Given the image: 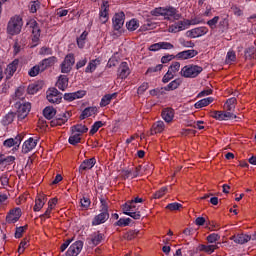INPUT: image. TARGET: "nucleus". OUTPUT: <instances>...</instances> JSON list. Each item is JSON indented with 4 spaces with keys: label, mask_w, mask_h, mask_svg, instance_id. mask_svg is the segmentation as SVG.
I'll return each instance as SVG.
<instances>
[{
    "label": "nucleus",
    "mask_w": 256,
    "mask_h": 256,
    "mask_svg": "<svg viewBox=\"0 0 256 256\" xmlns=\"http://www.w3.org/2000/svg\"><path fill=\"white\" fill-rule=\"evenodd\" d=\"M15 108L17 109L16 115L18 117V120L23 121V119H25V117H27L29 115V112L31 111V103L16 102Z\"/></svg>",
    "instance_id": "nucleus-5"
},
{
    "label": "nucleus",
    "mask_w": 256,
    "mask_h": 256,
    "mask_svg": "<svg viewBox=\"0 0 256 256\" xmlns=\"http://www.w3.org/2000/svg\"><path fill=\"white\" fill-rule=\"evenodd\" d=\"M72 133H76L79 135H83V133H87L89 131V128L83 124H77L71 127Z\"/></svg>",
    "instance_id": "nucleus-38"
},
{
    "label": "nucleus",
    "mask_w": 256,
    "mask_h": 256,
    "mask_svg": "<svg viewBox=\"0 0 256 256\" xmlns=\"http://www.w3.org/2000/svg\"><path fill=\"white\" fill-rule=\"evenodd\" d=\"M174 77L175 75L173 74V72H171V70H168L162 78V83H169V81H171V79H173Z\"/></svg>",
    "instance_id": "nucleus-60"
},
{
    "label": "nucleus",
    "mask_w": 256,
    "mask_h": 256,
    "mask_svg": "<svg viewBox=\"0 0 256 256\" xmlns=\"http://www.w3.org/2000/svg\"><path fill=\"white\" fill-rule=\"evenodd\" d=\"M161 69H163V64H158L154 67H150L147 69L146 75H149L151 73H157V71H161Z\"/></svg>",
    "instance_id": "nucleus-59"
},
{
    "label": "nucleus",
    "mask_w": 256,
    "mask_h": 256,
    "mask_svg": "<svg viewBox=\"0 0 256 256\" xmlns=\"http://www.w3.org/2000/svg\"><path fill=\"white\" fill-rule=\"evenodd\" d=\"M27 227H28L27 225L16 227V231L14 234L15 239H21V237H23V233L27 231Z\"/></svg>",
    "instance_id": "nucleus-47"
},
{
    "label": "nucleus",
    "mask_w": 256,
    "mask_h": 256,
    "mask_svg": "<svg viewBox=\"0 0 256 256\" xmlns=\"http://www.w3.org/2000/svg\"><path fill=\"white\" fill-rule=\"evenodd\" d=\"M39 73H43V71H41V64L35 65L33 66L29 71H28V75L30 77H37V75H39Z\"/></svg>",
    "instance_id": "nucleus-43"
},
{
    "label": "nucleus",
    "mask_w": 256,
    "mask_h": 256,
    "mask_svg": "<svg viewBox=\"0 0 256 256\" xmlns=\"http://www.w3.org/2000/svg\"><path fill=\"white\" fill-rule=\"evenodd\" d=\"M255 54H256L255 46H251L245 50L246 59H255Z\"/></svg>",
    "instance_id": "nucleus-44"
},
{
    "label": "nucleus",
    "mask_w": 256,
    "mask_h": 256,
    "mask_svg": "<svg viewBox=\"0 0 256 256\" xmlns=\"http://www.w3.org/2000/svg\"><path fill=\"white\" fill-rule=\"evenodd\" d=\"M165 193H167V187H162L153 194L152 199H161L165 196Z\"/></svg>",
    "instance_id": "nucleus-50"
},
{
    "label": "nucleus",
    "mask_w": 256,
    "mask_h": 256,
    "mask_svg": "<svg viewBox=\"0 0 256 256\" xmlns=\"http://www.w3.org/2000/svg\"><path fill=\"white\" fill-rule=\"evenodd\" d=\"M103 241H105V234L101 233L100 231L94 232L92 234L91 243L95 247H97V245H101V243H103Z\"/></svg>",
    "instance_id": "nucleus-26"
},
{
    "label": "nucleus",
    "mask_w": 256,
    "mask_h": 256,
    "mask_svg": "<svg viewBox=\"0 0 256 256\" xmlns=\"http://www.w3.org/2000/svg\"><path fill=\"white\" fill-rule=\"evenodd\" d=\"M117 97V93H112V94H106L102 97L100 101V107H107Z\"/></svg>",
    "instance_id": "nucleus-32"
},
{
    "label": "nucleus",
    "mask_w": 256,
    "mask_h": 256,
    "mask_svg": "<svg viewBox=\"0 0 256 256\" xmlns=\"http://www.w3.org/2000/svg\"><path fill=\"white\" fill-rule=\"evenodd\" d=\"M41 9V2L39 0L31 1L29 4V11L30 13H37Z\"/></svg>",
    "instance_id": "nucleus-42"
},
{
    "label": "nucleus",
    "mask_w": 256,
    "mask_h": 256,
    "mask_svg": "<svg viewBox=\"0 0 256 256\" xmlns=\"http://www.w3.org/2000/svg\"><path fill=\"white\" fill-rule=\"evenodd\" d=\"M209 33V28L205 26H200L193 28L191 30H188L186 32V37H189L190 39H197L199 37H203L204 35H207Z\"/></svg>",
    "instance_id": "nucleus-9"
},
{
    "label": "nucleus",
    "mask_w": 256,
    "mask_h": 256,
    "mask_svg": "<svg viewBox=\"0 0 256 256\" xmlns=\"http://www.w3.org/2000/svg\"><path fill=\"white\" fill-rule=\"evenodd\" d=\"M109 217V212H100L92 219V227H97V225H103V223H107V221H109Z\"/></svg>",
    "instance_id": "nucleus-16"
},
{
    "label": "nucleus",
    "mask_w": 256,
    "mask_h": 256,
    "mask_svg": "<svg viewBox=\"0 0 256 256\" xmlns=\"http://www.w3.org/2000/svg\"><path fill=\"white\" fill-rule=\"evenodd\" d=\"M251 241V236L247 234H237V238L235 240V243L237 245H245V243H249Z\"/></svg>",
    "instance_id": "nucleus-34"
},
{
    "label": "nucleus",
    "mask_w": 256,
    "mask_h": 256,
    "mask_svg": "<svg viewBox=\"0 0 256 256\" xmlns=\"http://www.w3.org/2000/svg\"><path fill=\"white\" fill-rule=\"evenodd\" d=\"M23 29V18L19 15L12 16L7 23L6 33L8 35H19Z\"/></svg>",
    "instance_id": "nucleus-2"
},
{
    "label": "nucleus",
    "mask_w": 256,
    "mask_h": 256,
    "mask_svg": "<svg viewBox=\"0 0 256 256\" xmlns=\"http://www.w3.org/2000/svg\"><path fill=\"white\" fill-rule=\"evenodd\" d=\"M87 58H82L80 59L77 63H76V69L77 71H79V69H83V67H85V65H87Z\"/></svg>",
    "instance_id": "nucleus-63"
},
{
    "label": "nucleus",
    "mask_w": 256,
    "mask_h": 256,
    "mask_svg": "<svg viewBox=\"0 0 256 256\" xmlns=\"http://www.w3.org/2000/svg\"><path fill=\"white\" fill-rule=\"evenodd\" d=\"M215 101V98L213 97H207L199 100L194 104L195 109H203V107H207L208 105H211Z\"/></svg>",
    "instance_id": "nucleus-29"
},
{
    "label": "nucleus",
    "mask_w": 256,
    "mask_h": 256,
    "mask_svg": "<svg viewBox=\"0 0 256 256\" xmlns=\"http://www.w3.org/2000/svg\"><path fill=\"white\" fill-rule=\"evenodd\" d=\"M39 55L49 56L53 55V49L50 47H42L39 51Z\"/></svg>",
    "instance_id": "nucleus-56"
},
{
    "label": "nucleus",
    "mask_w": 256,
    "mask_h": 256,
    "mask_svg": "<svg viewBox=\"0 0 256 256\" xmlns=\"http://www.w3.org/2000/svg\"><path fill=\"white\" fill-rule=\"evenodd\" d=\"M18 67H19V59H14L11 63L7 65L6 69L4 70L7 81H9V79H11V77L15 75Z\"/></svg>",
    "instance_id": "nucleus-12"
},
{
    "label": "nucleus",
    "mask_w": 256,
    "mask_h": 256,
    "mask_svg": "<svg viewBox=\"0 0 256 256\" xmlns=\"http://www.w3.org/2000/svg\"><path fill=\"white\" fill-rule=\"evenodd\" d=\"M131 75V69H129V64L127 62H122L118 68L119 79H127Z\"/></svg>",
    "instance_id": "nucleus-20"
},
{
    "label": "nucleus",
    "mask_w": 256,
    "mask_h": 256,
    "mask_svg": "<svg viewBox=\"0 0 256 256\" xmlns=\"http://www.w3.org/2000/svg\"><path fill=\"white\" fill-rule=\"evenodd\" d=\"M139 232L137 230H129L126 234H125V239H127V241H133V239H135V237H137V234Z\"/></svg>",
    "instance_id": "nucleus-54"
},
{
    "label": "nucleus",
    "mask_w": 256,
    "mask_h": 256,
    "mask_svg": "<svg viewBox=\"0 0 256 256\" xmlns=\"http://www.w3.org/2000/svg\"><path fill=\"white\" fill-rule=\"evenodd\" d=\"M114 31H119L123 25H125V13L120 12L115 14L112 19Z\"/></svg>",
    "instance_id": "nucleus-17"
},
{
    "label": "nucleus",
    "mask_w": 256,
    "mask_h": 256,
    "mask_svg": "<svg viewBox=\"0 0 256 256\" xmlns=\"http://www.w3.org/2000/svg\"><path fill=\"white\" fill-rule=\"evenodd\" d=\"M71 115L72 113L69 111L56 115V117L50 121V127H61V125H65L67 121L71 119Z\"/></svg>",
    "instance_id": "nucleus-7"
},
{
    "label": "nucleus",
    "mask_w": 256,
    "mask_h": 256,
    "mask_svg": "<svg viewBox=\"0 0 256 256\" xmlns=\"http://www.w3.org/2000/svg\"><path fill=\"white\" fill-rule=\"evenodd\" d=\"M37 147V140L33 139V138H29L28 140H26L22 146V152L23 153H29L31 151H33V148Z\"/></svg>",
    "instance_id": "nucleus-25"
},
{
    "label": "nucleus",
    "mask_w": 256,
    "mask_h": 256,
    "mask_svg": "<svg viewBox=\"0 0 256 256\" xmlns=\"http://www.w3.org/2000/svg\"><path fill=\"white\" fill-rule=\"evenodd\" d=\"M219 239H221V236H219V234H217V233H212L206 237V240L209 243H217V241H219Z\"/></svg>",
    "instance_id": "nucleus-53"
},
{
    "label": "nucleus",
    "mask_w": 256,
    "mask_h": 256,
    "mask_svg": "<svg viewBox=\"0 0 256 256\" xmlns=\"http://www.w3.org/2000/svg\"><path fill=\"white\" fill-rule=\"evenodd\" d=\"M103 125H105V124L102 121L94 122V124L92 125V127L90 129V135H95V133H97V131H99V129H101V127H103Z\"/></svg>",
    "instance_id": "nucleus-46"
},
{
    "label": "nucleus",
    "mask_w": 256,
    "mask_h": 256,
    "mask_svg": "<svg viewBox=\"0 0 256 256\" xmlns=\"http://www.w3.org/2000/svg\"><path fill=\"white\" fill-rule=\"evenodd\" d=\"M149 89V83L143 82L137 90L138 95H143Z\"/></svg>",
    "instance_id": "nucleus-62"
},
{
    "label": "nucleus",
    "mask_w": 256,
    "mask_h": 256,
    "mask_svg": "<svg viewBox=\"0 0 256 256\" xmlns=\"http://www.w3.org/2000/svg\"><path fill=\"white\" fill-rule=\"evenodd\" d=\"M181 83V79H175L172 82H170L167 86H165L163 89L164 91H175V89H179Z\"/></svg>",
    "instance_id": "nucleus-37"
},
{
    "label": "nucleus",
    "mask_w": 256,
    "mask_h": 256,
    "mask_svg": "<svg viewBox=\"0 0 256 256\" xmlns=\"http://www.w3.org/2000/svg\"><path fill=\"white\" fill-rule=\"evenodd\" d=\"M179 43L180 45H182V47L191 48V49L195 47V43L193 41H187L185 40V38H180Z\"/></svg>",
    "instance_id": "nucleus-52"
},
{
    "label": "nucleus",
    "mask_w": 256,
    "mask_h": 256,
    "mask_svg": "<svg viewBox=\"0 0 256 256\" xmlns=\"http://www.w3.org/2000/svg\"><path fill=\"white\" fill-rule=\"evenodd\" d=\"M133 220L131 218H120L117 222L114 223L115 227H129Z\"/></svg>",
    "instance_id": "nucleus-39"
},
{
    "label": "nucleus",
    "mask_w": 256,
    "mask_h": 256,
    "mask_svg": "<svg viewBox=\"0 0 256 256\" xmlns=\"http://www.w3.org/2000/svg\"><path fill=\"white\" fill-rule=\"evenodd\" d=\"M31 27H32V43H34L32 47H37V45L39 44V37H41V29L39 28V23H37V21H33L31 23Z\"/></svg>",
    "instance_id": "nucleus-18"
},
{
    "label": "nucleus",
    "mask_w": 256,
    "mask_h": 256,
    "mask_svg": "<svg viewBox=\"0 0 256 256\" xmlns=\"http://www.w3.org/2000/svg\"><path fill=\"white\" fill-rule=\"evenodd\" d=\"M21 219V208H14L8 212L6 215V222L11 225L17 223Z\"/></svg>",
    "instance_id": "nucleus-13"
},
{
    "label": "nucleus",
    "mask_w": 256,
    "mask_h": 256,
    "mask_svg": "<svg viewBox=\"0 0 256 256\" xmlns=\"http://www.w3.org/2000/svg\"><path fill=\"white\" fill-rule=\"evenodd\" d=\"M217 23H219V16H214L212 19L206 22V25L210 27V29H217Z\"/></svg>",
    "instance_id": "nucleus-48"
},
{
    "label": "nucleus",
    "mask_w": 256,
    "mask_h": 256,
    "mask_svg": "<svg viewBox=\"0 0 256 256\" xmlns=\"http://www.w3.org/2000/svg\"><path fill=\"white\" fill-rule=\"evenodd\" d=\"M182 77L195 79L200 73H203V67L198 65H186L181 69Z\"/></svg>",
    "instance_id": "nucleus-4"
},
{
    "label": "nucleus",
    "mask_w": 256,
    "mask_h": 256,
    "mask_svg": "<svg viewBox=\"0 0 256 256\" xmlns=\"http://www.w3.org/2000/svg\"><path fill=\"white\" fill-rule=\"evenodd\" d=\"M185 29H189V19L180 20L170 25L168 28V32L180 33V31H185Z\"/></svg>",
    "instance_id": "nucleus-10"
},
{
    "label": "nucleus",
    "mask_w": 256,
    "mask_h": 256,
    "mask_svg": "<svg viewBox=\"0 0 256 256\" xmlns=\"http://www.w3.org/2000/svg\"><path fill=\"white\" fill-rule=\"evenodd\" d=\"M80 205L83 209H87L88 207H91V199H89L88 197H83L80 200Z\"/></svg>",
    "instance_id": "nucleus-57"
},
{
    "label": "nucleus",
    "mask_w": 256,
    "mask_h": 256,
    "mask_svg": "<svg viewBox=\"0 0 256 256\" xmlns=\"http://www.w3.org/2000/svg\"><path fill=\"white\" fill-rule=\"evenodd\" d=\"M46 99L49 103L59 105L63 99V93L59 92L57 88H51L47 91Z\"/></svg>",
    "instance_id": "nucleus-8"
},
{
    "label": "nucleus",
    "mask_w": 256,
    "mask_h": 256,
    "mask_svg": "<svg viewBox=\"0 0 256 256\" xmlns=\"http://www.w3.org/2000/svg\"><path fill=\"white\" fill-rule=\"evenodd\" d=\"M154 167L153 164L148 163L144 166H142V173L145 175L147 173H151V171H153Z\"/></svg>",
    "instance_id": "nucleus-64"
},
{
    "label": "nucleus",
    "mask_w": 256,
    "mask_h": 256,
    "mask_svg": "<svg viewBox=\"0 0 256 256\" xmlns=\"http://www.w3.org/2000/svg\"><path fill=\"white\" fill-rule=\"evenodd\" d=\"M45 203H47V197L46 196L38 197L35 201L33 211H35V212L40 211L41 208L45 206Z\"/></svg>",
    "instance_id": "nucleus-33"
},
{
    "label": "nucleus",
    "mask_w": 256,
    "mask_h": 256,
    "mask_svg": "<svg viewBox=\"0 0 256 256\" xmlns=\"http://www.w3.org/2000/svg\"><path fill=\"white\" fill-rule=\"evenodd\" d=\"M143 174V166L139 165L135 168L134 171H132V178L135 179L136 177H141Z\"/></svg>",
    "instance_id": "nucleus-55"
},
{
    "label": "nucleus",
    "mask_w": 256,
    "mask_h": 256,
    "mask_svg": "<svg viewBox=\"0 0 256 256\" xmlns=\"http://www.w3.org/2000/svg\"><path fill=\"white\" fill-rule=\"evenodd\" d=\"M73 65H75V54L69 53L60 64L61 73H71Z\"/></svg>",
    "instance_id": "nucleus-6"
},
{
    "label": "nucleus",
    "mask_w": 256,
    "mask_h": 256,
    "mask_svg": "<svg viewBox=\"0 0 256 256\" xmlns=\"http://www.w3.org/2000/svg\"><path fill=\"white\" fill-rule=\"evenodd\" d=\"M96 113H97V107H87L82 111L80 115V120L83 121V119L93 117V115H95Z\"/></svg>",
    "instance_id": "nucleus-31"
},
{
    "label": "nucleus",
    "mask_w": 256,
    "mask_h": 256,
    "mask_svg": "<svg viewBox=\"0 0 256 256\" xmlns=\"http://www.w3.org/2000/svg\"><path fill=\"white\" fill-rule=\"evenodd\" d=\"M68 143H70V145H78V143H81V134L72 132V135L68 139Z\"/></svg>",
    "instance_id": "nucleus-41"
},
{
    "label": "nucleus",
    "mask_w": 256,
    "mask_h": 256,
    "mask_svg": "<svg viewBox=\"0 0 256 256\" xmlns=\"http://www.w3.org/2000/svg\"><path fill=\"white\" fill-rule=\"evenodd\" d=\"M38 91H41V86L39 84H30L27 88V93L29 95H35Z\"/></svg>",
    "instance_id": "nucleus-45"
},
{
    "label": "nucleus",
    "mask_w": 256,
    "mask_h": 256,
    "mask_svg": "<svg viewBox=\"0 0 256 256\" xmlns=\"http://www.w3.org/2000/svg\"><path fill=\"white\" fill-rule=\"evenodd\" d=\"M89 35L88 31L82 32V34L77 38L76 43L79 49H83L85 47V43L87 41V36Z\"/></svg>",
    "instance_id": "nucleus-36"
},
{
    "label": "nucleus",
    "mask_w": 256,
    "mask_h": 256,
    "mask_svg": "<svg viewBox=\"0 0 256 256\" xmlns=\"http://www.w3.org/2000/svg\"><path fill=\"white\" fill-rule=\"evenodd\" d=\"M126 27L128 31H137V29H139V20L135 18L131 19L126 23Z\"/></svg>",
    "instance_id": "nucleus-40"
},
{
    "label": "nucleus",
    "mask_w": 256,
    "mask_h": 256,
    "mask_svg": "<svg viewBox=\"0 0 256 256\" xmlns=\"http://www.w3.org/2000/svg\"><path fill=\"white\" fill-rule=\"evenodd\" d=\"M212 117L217 121H229L230 119H237V115L227 111H214L212 113Z\"/></svg>",
    "instance_id": "nucleus-11"
},
{
    "label": "nucleus",
    "mask_w": 256,
    "mask_h": 256,
    "mask_svg": "<svg viewBox=\"0 0 256 256\" xmlns=\"http://www.w3.org/2000/svg\"><path fill=\"white\" fill-rule=\"evenodd\" d=\"M39 63H40L41 71H46V69H49V67H53V65L57 63V57L51 56L43 59Z\"/></svg>",
    "instance_id": "nucleus-21"
},
{
    "label": "nucleus",
    "mask_w": 256,
    "mask_h": 256,
    "mask_svg": "<svg viewBox=\"0 0 256 256\" xmlns=\"http://www.w3.org/2000/svg\"><path fill=\"white\" fill-rule=\"evenodd\" d=\"M150 15L152 17H164L166 21H179L181 19V14L179 10L173 6H166V7H157L150 11Z\"/></svg>",
    "instance_id": "nucleus-1"
},
{
    "label": "nucleus",
    "mask_w": 256,
    "mask_h": 256,
    "mask_svg": "<svg viewBox=\"0 0 256 256\" xmlns=\"http://www.w3.org/2000/svg\"><path fill=\"white\" fill-rule=\"evenodd\" d=\"M98 65H101L100 59L90 60L88 65L85 68V73H95Z\"/></svg>",
    "instance_id": "nucleus-30"
},
{
    "label": "nucleus",
    "mask_w": 256,
    "mask_h": 256,
    "mask_svg": "<svg viewBox=\"0 0 256 256\" xmlns=\"http://www.w3.org/2000/svg\"><path fill=\"white\" fill-rule=\"evenodd\" d=\"M160 49L169 51L171 49H175V46L173 44H171V42H160Z\"/></svg>",
    "instance_id": "nucleus-61"
},
{
    "label": "nucleus",
    "mask_w": 256,
    "mask_h": 256,
    "mask_svg": "<svg viewBox=\"0 0 256 256\" xmlns=\"http://www.w3.org/2000/svg\"><path fill=\"white\" fill-rule=\"evenodd\" d=\"M162 131H165V122L159 120L152 125L150 135H157V133Z\"/></svg>",
    "instance_id": "nucleus-27"
},
{
    "label": "nucleus",
    "mask_w": 256,
    "mask_h": 256,
    "mask_svg": "<svg viewBox=\"0 0 256 256\" xmlns=\"http://www.w3.org/2000/svg\"><path fill=\"white\" fill-rule=\"evenodd\" d=\"M122 211L124 215H128V217H131L136 221L141 219V212L137 211V206L131 200L122 205Z\"/></svg>",
    "instance_id": "nucleus-3"
},
{
    "label": "nucleus",
    "mask_w": 256,
    "mask_h": 256,
    "mask_svg": "<svg viewBox=\"0 0 256 256\" xmlns=\"http://www.w3.org/2000/svg\"><path fill=\"white\" fill-rule=\"evenodd\" d=\"M100 212L109 213V204L105 198H100Z\"/></svg>",
    "instance_id": "nucleus-49"
},
{
    "label": "nucleus",
    "mask_w": 256,
    "mask_h": 256,
    "mask_svg": "<svg viewBox=\"0 0 256 256\" xmlns=\"http://www.w3.org/2000/svg\"><path fill=\"white\" fill-rule=\"evenodd\" d=\"M161 117L166 123H171L175 118V110L170 107L164 108L161 112Z\"/></svg>",
    "instance_id": "nucleus-22"
},
{
    "label": "nucleus",
    "mask_w": 256,
    "mask_h": 256,
    "mask_svg": "<svg viewBox=\"0 0 256 256\" xmlns=\"http://www.w3.org/2000/svg\"><path fill=\"white\" fill-rule=\"evenodd\" d=\"M56 87H58L60 91H65V89L69 87V77H67V75H60L56 82Z\"/></svg>",
    "instance_id": "nucleus-24"
},
{
    "label": "nucleus",
    "mask_w": 256,
    "mask_h": 256,
    "mask_svg": "<svg viewBox=\"0 0 256 256\" xmlns=\"http://www.w3.org/2000/svg\"><path fill=\"white\" fill-rule=\"evenodd\" d=\"M81 251H83V241L78 240L68 248L66 256H77Z\"/></svg>",
    "instance_id": "nucleus-15"
},
{
    "label": "nucleus",
    "mask_w": 256,
    "mask_h": 256,
    "mask_svg": "<svg viewBox=\"0 0 256 256\" xmlns=\"http://www.w3.org/2000/svg\"><path fill=\"white\" fill-rule=\"evenodd\" d=\"M95 163H97V160L95 158L84 160L79 166V173H83V171L93 169V167H95Z\"/></svg>",
    "instance_id": "nucleus-23"
},
{
    "label": "nucleus",
    "mask_w": 256,
    "mask_h": 256,
    "mask_svg": "<svg viewBox=\"0 0 256 256\" xmlns=\"http://www.w3.org/2000/svg\"><path fill=\"white\" fill-rule=\"evenodd\" d=\"M183 207V205L181 203L178 202H173L170 203L166 206V209H168L169 211H179V209H181Z\"/></svg>",
    "instance_id": "nucleus-51"
},
{
    "label": "nucleus",
    "mask_w": 256,
    "mask_h": 256,
    "mask_svg": "<svg viewBox=\"0 0 256 256\" xmlns=\"http://www.w3.org/2000/svg\"><path fill=\"white\" fill-rule=\"evenodd\" d=\"M219 249V246L217 244L215 245H205V244H200L198 246L199 251H204V253H207V255H211L215 253Z\"/></svg>",
    "instance_id": "nucleus-28"
},
{
    "label": "nucleus",
    "mask_w": 256,
    "mask_h": 256,
    "mask_svg": "<svg viewBox=\"0 0 256 256\" xmlns=\"http://www.w3.org/2000/svg\"><path fill=\"white\" fill-rule=\"evenodd\" d=\"M99 17L101 23L105 24L107 21H109V1L103 0L101 7H100V12H99Z\"/></svg>",
    "instance_id": "nucleus-14"
},
{
    "label": "nucleus",
    "mask_w": 256,
    "mask_h": 256,
    "mask_svg": "<svg viewBox=\"0 0 256 256\" xmlns=\"http://www.w3.org/2000/svg\"><path fill=\"white\" fill-rule=\"evenodd\" d=\"M173 59H177L176 55L168 54L161 58V63L163 65H165V64L169 63V61H173Z\"/></svg>",
    "instance_id": "nucleus-58"
},
{
    "label": "nucleus",
    "mask_w": 256,
    "mask_h": 256,
    "mask_svg": "<svg viewBox=\"0 0 256 256\" xmlns=\"http://www.w3.org/2000/svg\"><path fill=\"white\" fill-rule=\"evenodd\" d=\"M57 111L55 110V108L51 107V106H47L44 110H43V115L45 117V119H48L49 121H51V119H53L56 115Z\"/></svg>",
    "instance_id": "nucleus-35"
},
{
    "label": "nucleus",
    "mask_w": 256,
    "mask_h": 256,
    "mask_svg": "<svg viewBox=\"0 0 256 256\" xmlns=\"http://www.w3.org/2000/svg\"><path fill=\"white\" fill-rule=\"evenodd\" d=\"M197 55H199L197 50H184L176 54V59L185 61L187 59H193V57H197Z\"/></svg>",
    "instance_id": "nucleus-19"
}]
</instances>
